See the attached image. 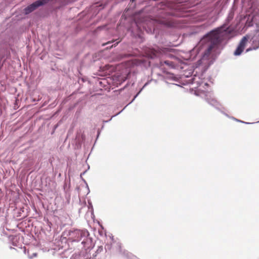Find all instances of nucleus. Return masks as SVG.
Here are the masks:
<instances>
[{
    "label": "nucleus",
    "mask_w": 259,
    "mask_h": 259,
    "mask_svg": "<svg viewBox=\"0 0 259 259\" xmlns=\"http://www.w3.org/2000/svg\"><path fill=\"white\" fill-rule=\"evenodd\" d=\"M231 32L229 27L224 24L210 31L201 39L196 49L201 52L204 48L205 51L201 59L198 61L199 65L207 60L212 53H217L218 51L222 49L227 40L230 38Z\"/></svg>",
    "instance_id": "f257e3e1"
},
{
    "label": "nucleus",
    "mask_w": 259,
    "mask_h": 259,
    "mask_svg": "<svg viewBox=\"0 0 259 259\" xmlns=\"http://www.w3.org/2000/svg\"><path fill=\"white\" fill-rule=\"evenodd\" d=\"M36 255H37L36 253H33L32 255H28V257L30 258H32L33 257L36 256Z\"/></svg>",
    "instance_id": "1a4fd4ad"
},
{
    "label": "nucleus",
    "mask_w": 259,
    "mask_h": 259,
    "mask_svg": "<svg viewBox=\"0 0 259 259\" xmlns=\"http://www.w3.org/2000/svg\"><path fill=\"white\" fill-rule=\"evenodd\" d=\"M105 248L106 250L109 249H110V246L108 245H105Z\"/></svg>",
    "instance_id": "9b49d317"
},
{
    "label": "nucleus",
    "mask_w": 259,
    "mask_h": 259,
    "mask_svg": "<svg viewBox=\"0 0 259 259\" xmlns=\"http://www.w3.org/2000/svg\"><path fill=\"white\" fill-rule=\"evenodd\" d=\"M156 55L155 54H153L152 55H151V56H150V57L151 58H154V57H156Z\"/></svg>",
    "instance_id": "f8f14e48"
},
{
    "label": "nucleus",
    "mask_w": 259,
    "mask_h": 259,
    "mask_svg": "<svg viewBox=\"0 0 259 259\" xmlns=\"http://www.w3.org/2000/svg\"><path fill=\"white\" fill-rule=\"evenodd\" d=\"M110 44V42H108L107 43V44Z\"/></svg>",
    "instance_id": "dca6fc26"
},
{
    "label": "nucleus",
    "mask_w": 259,
    "mask_h": 259,
    "mask_svg": "<svg viewBox=\"0 0 259 259\" xmlns=\"http://www.w3.org/2000/svg\"><path fill=\"white\" fill-rule=\"evenodd\" d=\"M203 74L202 73L200 75H194L193 77L191 79V83L192 84H196L197 85L198 88H201V87L204 84V86H207L208 84L207 83H203ZM199 91H201L202 92H204L201 88L199 89Z\"/></svg>",
    "instance_id": "39448f33"
},
{
    "label": "nucleus",
    "mask_w": 259,
    "mask_h": 259,
    "mask_svg": "<svg viewBox=\"0 0 259 259\" xmlns=\"http://www.w3.org/2000/svg\"><path fill=\"white\" fill-rule=\"evenodd\" d=\"M88 236L89 232L87 230H76L69 233L70 238L72 241L78 242L82 240V244L85 243Z\"/></svg>",
    "instance_id": "7ed1b4c3"
},
{
    "label": "nucleus",
    "mask_w": 259,
    "mask_h": 259,
    "mask_svg": "<svg viewBox=\"0 0 259 259\" xmlns=\"http://www.w3.org/2000/svg\"><path fill=\"white\" fill-rule=\"evenodd\" d=\"M102 250V247H99L98 249L97 250L98 251H101Z\"/></svg>",
    "instance_id": "ddd939ff"
},
{
    "label": "nucleus",
    "mask_w": 259,
    "mask_h": 259,
    "mask_svg": "<svg viewBox=\"0 0 259 259\" xmlns=\"http://www.w3.org/2000/svg\"><path fill=\"white\" fill-rule=\"evenodd\" d=\"M236 120H237V121H239V122H242V121H240V120H237V119H236Z\"/></svg>",
    "instance_id": "4468645a"
},
{
    "label": "nucleus",
    "mask_w": 259,
    "mask_h": 259,
    "mask_svg": "<svg viewBox=\"0 0 259 259\" xmlns=\"http://www.w3.org/2000/svg\"><path fill=\"white\" fill-rule=\"evenodd\" d=\"M205 100L208 104L214 106L218 109H220L221 105L215 100L213 94L209 92H207L205 94Z\"/></svg>",
    "instance_id": "423d86ee"
},
{
    "label": "nucleus",
    "mask_w": 259,
    "mask_h": 259,
    "mask_svg": "<svg viewBox=\"0 0 259 259\" xmlns=\"http://www.w3.org/2000/svg\"><path fill=\"white\" fill-rule=\"evenodd\" d=\"M165 64L168 66L171 67L172 68L175 67V63L173 62H170L169 61H165L163 62Z\"/></svg>",
    "instance_id": "0eeeda50"
},
{
    "label": "nucleus",
    "mask_w": 259,
    "mask_h": 259,
    "mask_svg": "<svg viewBox=\"0 0 259 259\" xmlns=\"http://www.w3.org/2000/svg\"><path fill=\"white\" fill-rule=\"evenodd\" d=\"M242 122H243V121ZM243 123H247V124H249L250 123L249 122H243Z\"/></svg>",
    "instance_id": "2eb2a0df"
},
{
    "label": "nucleus",
    "mask_w": 259,
    "mask_h": 259,
    "mask_svg": "<svg viewBox=\"0 0 259 259\" xmlns=\"http://www.w3.org/2000/svg\"><path fill=\"white\" fill-rule=\"evenodd\" d=\"M49 1V0H38L35 2L34 3H32V4L25 8V13L26 14H28L31 13L37 7L42 6L45 4H47Z\"/></svg>",
    "instance_id": "20e7f679"
},
{
    "label": "nucleus",
    "mask_w": 259,
    "mask_h": 259,
    "mask_svg": "<svg viewBox=\"0 0 259 259\" xmlns=\"http://www.w3.org/2000/svg\"><path fill=\"white\" fill-rule=\"evenodd\" d=\"M251 21L254 23L257 29L255 31V34L251 38L249 35H246L243 37L240 40L237 48L234 53L235 56H239L244 50L245 47L250 39V42H252V47L248 48L246 52H248L253 50H256L259 47V11L255 12L253 14Z\"/></svg>",
    "instance_id": "f03ea898"
},
{
    "label": "nucleus",
    "mask_w": 259,
    "mask_h": 259,
    "mask_svg": "<svg viewBox=\"0 0 259 259\" xmlns=\"http://www.w3.org/2000/svg\"><path fill=\"white\" fill-rule=\"evenodd\" d=\"M167 77L171 79L172 80H176L177 77L173 74H169L168 75Z\"/></svg>",
    "instance_id": "6e6552de"
},
{
    "label": "nucleus",
    "mask_w": 259,
    "mask_h": 259,
    "mask_svg": "<svg viewBox=\"0 0 259 259\" xmlns=\"http://www.w3.org/2000/svg\"><path fill=\"white\" fill-rule=\"evenodd\" d=\"M142 89H141V90H142ZM141 91H140V92L134 97V98L133 99V100H132V102L133 101V100H134L136 98H137V97L139 95V94H140V92Z\"/></svg>",
    "instance_id": "9d476101"
}]
</instances>
